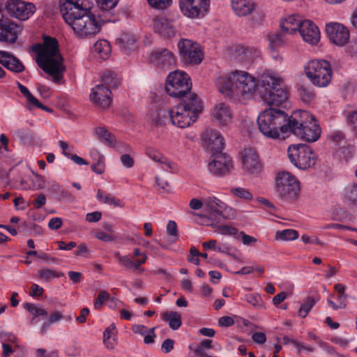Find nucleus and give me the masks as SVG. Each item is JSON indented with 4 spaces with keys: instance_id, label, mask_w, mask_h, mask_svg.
<instances>
[{
    "instance_id": "obj_12",
    "label": "nucleus",
    "mask_w": 357,
    "mask_h": 357,
    "mask_svg": "<svg viewBox=\"0 0 357 357\" xmlns=\"http://www.w3.org/2000/svg\"><path fill=\"white\" fill-rule=\"evenodd\" d=\"M212 159L208 165V170L213 175L222 176L229 173L233 167L231 157L222 151L211 154Z\"/></svg>"
},
{
    "instance_id": "obj_59",
    "label": "nucleus",
    "mask_w": 357,
    "mask_h": 357,
    "mask_svg": "<svg viewBox=\"0 0 357 357\" xmlns=\"http://www.w3.org/2000/svg\"><path fill=\"white\" fill-rule=\"evenodd\" d=\"M120 160L123 166L126 168H131L134 166V159L129 154H123Z\"/></svg>"
},
{
    "instance_id": "obj_3",
    "label": "nucleus",
    "mask_w": 357,
    "mask_h": 357,
    "mask_svg": "<svg viewBox=\"0 0 357 357\" xmlns=\"http://www.w3.org/2000/svg\"><path fill=\"white\" fill-rule=\"evenodd\" d=\"M33 51L37 54L38 65L51 75L55 82H59L62 78L65 67L57 40L50 36H44L43 44L38 43L33 46Z\"/></svg>"
},
{
    "instance_id": "obj_54",
    "label": "nucleus",
    "mask_w": 357,
    "mask_h": 357,
    "mask_svg": "<svg viewBox=\"0 0 357 357\" xmlns=\"http://www.w3.org/2000/svg\"><path fill=\"white\" fill-rule=\"evenodd\" d=\"M328 139L335 144H340L342 142L344 141L345 137L342 132L340 130L332 131L328 137Z\"/></svg>"
},
{
    "instance_id": "obj_14",
    "label": "nucleus",
    "mask_w": 357,
    "mask_h": 357,
    "mask_svg": "<svg viewBox=\"0 0 357 357\" xmlns=\"http://www.w3.org/2000/svg\"><path fill=\"white\" fill-rule=\"evenodd\" d=\"M20 31V27L6 17L0 9V42L8 44L15 43Z\"/></svg>"
},
{
    "instance_id": "obj_10",
    "label": "nucleus",
    "mask_w": 357,
    "mask_h": 357,
    "mask_svg": "<svg viewBox=\"0 0 357 357\" xmlns=\"http://www.w3.org/2000/svg\"><path fill=\"white\" fill-rule=\"evenodd\" d=\"M288 156L294 165L301 169H308L315 164V155L306 144H293L288 149Z\"/></svg>"
},
{
    "instance_id": "obj_58",
    "label": "nucleus",
    "mask_w": 357,
    "mask_h": 357,
    "mask_svg": "<svg viewBox=\"0 0 357 357\" xmlns=\"http://www.w3.org/2000/svg\"><path fill=\"white\" fill-rule=\"evenodd\" d=\"M0 339L3 343H15L17 340L16 336L11 333H7V332H1L0 333Z\"/></svg>"
},
{
    "instance_id": "obj_35",
    "label": "nucleus",
    "mask_w": 357,
    "mask_h": 357,
    "mask_svg": "<svg viewBox=\"0 0 357 357\" xmlns=\"http://www.w3.org/2000/svg\"><path fill=\"white\" fill-rule=\"evenodd\" d=\"M102 84L106 87H116L119 84V80L116 77V75L111 71H106L101 75Z\"/></svg>"
},
{
    "instance_id": "obj_48",
    "label": "nucleus",
    "mask_w": 357,
    "mask_h": 357,
    "mask_svg": "<svg viewBox=\"0 0 357 357\" xmlns=\"http://www.w3.org/2000/svg\"><path fill=\"white\" fill-rule=\"evenodd\" d=\"M246 301L255 307H262L264 305L261 296L257 294H250L245 295Z\"/></svg>"
},
{
    "instance_id": "obj_4",
    "label": "nucleus",
    "mask_w": 357,
    "mask_h": 357,
    "mask_svg": "<svg viewBox=\"0 0 357 357\" xmlns=\"http://www.w3.org/2000/svg\"><path fill=\"white\" fill-rule=\"evenodd\" d=\"M216 85L220 93L227 96H250L257 89H260L259 79L258 84L255 77L247 72L236 70L227 78L220 77Z\"/></svg>"
},
{
    "instance_id": "obj_40",
    "label": "nucleus",
    "mask_w": 357,
    "mask_h": 357,
    "mask_svg": "<svg viewBox=\"0 0 357 357\" xmlns=\"http://www.w3.org/2000/svg\"><path fill=\"white\" fill-rule=\"evenodd\" d=\"M298 238V232L295 229H287L278 231L275 234V238L282 241H293Z\"/></svg>"
},
{
    "instance_id": "obj_47",
    "label": "nucleus",
    "mask_w": 357,
    "mask_h": 357,
    "mask_svg": "<svg viewBox=\"0 0 357 357\" xmlns=\"http://www.w3.org/2000/svg\"><path fill=\"white\" fill-rule=\"evenodd\" d=\"M231 192L238 198H241L246 200L252 199V193L247 189L243 188H233L230 190Z\"/></svg>"
},
{
    "instance_id": "obj_23",
    "label": "nucleus",
    "mask_w": 357,
    "mask_h": 357,
    "mask_svg": "<svg viewBox=\"0 0 357 357\" xmlns=\"http://www.w3.org/2000/svg\"><path fill=\"white\" fill-rule=\"evenodd\" d=\"M199 113H168L172 123L180 128L190 126L199 119Z\"/></svg>"
},
{
    "instance_id": "obj_41",
    "label": "nucleus",
    "mask_w": 357,
    "mask_h": 357,
    "mask_svg": "<svg viewBox=\"0 0 357 357\" xmlns=\"http://www.w3.org/2000/svg\"><path fill=\"white\" fill-rule=\"evenodd\" d=\"M344 199L350 204L357 206V184L347 186L345 188Z\"/></svg>"
},
{
    "instance_id": "obj_44",
    "label": "nucleus",
    "mask_w": 357,
    "mask_h": 357,
    "mask_svg": "<svg viewBox=\"0 0 357 357\" xmlns=\"http://www.w3.org/2000/svg\"><path fill=\"white\" fill-rule=\"evenodd\" d=\"M114 257L116 259L118 263L126 269L132 268L133 270L134 260L129 255L122 256L119 252L114 253Z\"/></svg>"
},
{
    "instance_id": "obj_30",
    "label": "nucleus",
    "mask_w": 357,
    "mask_h": 357,
    "mask_svg": "<svg viewBox=\"0 0 357 357\" xmlns=\"http://www.w3.org/2000/svg\"><path fill=\"white\" fill-rule=\"evenodd\" d=\"M119 1V0H98L102 10L101 15L105 18L113 17L114 15L119 19V14H115L112 11V10L116 6Z\"/></svg>"
},
{
    "instance_id": "obj_13",
    "label": "nucleus",
    "mask_w": 357,
    "mask_h": 357,
    "mask_svg": "<svg viewBox=\"0 0 357 357\" xmlns=\"http://www.w3.org/2000/svg\"><path fill=\"white\" fill-rule=\"evenodd\" d=\"M5 9L10 16L21 20L29 19L36 11V7L32 3L20 0H8Z\"/></svg>"
},
{
    "instance_id": "obj_60",
    "label": "nucleus",
    "mask_w": 357,
    "mask_h": 357,
    "mask_svg": "<svg viewBox=\"0 0 357 357\" xmlns=\"http://www.w3.org/2000/svg\"><path fill=\"white\" fill-rule=\"evenodd\" d=\"M38 258L42 259L49 264H58L60 261L59 259L52 257L51 255L45 252L40 253L38 255Z\"/></svg>"
},
{
    "instance_id": "obj_46",
    "label": "nucleus",
    "mask_w": 357,
    "mask_h": 357,
    "mask_svg": "<svg viewBox=\"0 0 357 357\" xmlns=\"http://www.w3.org/2000/svg\"><path fill=\"white\" fill-rule=\"evenodd\" d=\"M26 98L31 109L33 108H38L46 112H52V109H48L46 106L40 103L31 93L26 97Z\"/></svg>"
},
{
    "instance_id": "obj_53",
    "label": "nucleus",
    "mask_w": 357,
    "mask_h": 357,
    "mask_svg": "<svg viewBox=\"0 0 357 357\" xmlns=\"http://www.w3.org/2000/svg\"><path fill=\"white\" fill-rule=\"evenodd\" d=\"M147 1L152 8L163 10L170 5L172 0H147Z\"/></svg>"
},
{
    "instance_id": "obj_11",
    "label": "nucleus",
    "mask_w": 357,
    "mask_h": 357,
    "mask_svg": "<svg viewBox=\"0 0 357 357\" xmlns=\"http://www.w3.org/2000/svg\"><path fill=\"white\" fill-rule=\"evenodd\" d=\"M179 56L185 64H199L203 59V54L198 43L188 39H181L178 43Z\"/></svg>"
},
{
    "instance_id": "obj_56",
    "label": "nucleus",
    "mask_w": 357,
    "mask_h": 357,
    "mask_svg": "<svg viewBox=\"0 0 357 357\" xmlns=\"http://www.w3.org/2000/svg\"><path fill=\"white\" fill-rule=\"evenodd\" d=\"M300 96L303 102L309 103L314 98V93L309 89L301 87L300 91Z\"/></svg>"
},
{
    "instance_id": "obj_9",
    "label": "nucleus",
    "mask_w": 357,
    "mask_h": 357,
    "mask_svg": "<svg viewBox=\"0 0 357 357\" xmlns=\"http://www.w3.org/2000/svg\"><path fill=\"white\" fill-rule=\"evenodd\" d=\"M307 77L319 87L326 86L331 81L332 70L325 60H312L305 68Z\"/></svg>"
},
{
    "instance_id": "obj_43",
    "label": "nucleus",
    "mask_w": 357,
    "mask_h": 357,
    "mask_svg": "<svg viewBox=\"0 0 357 357\" xmlns=\"http://www.w3.org/2000/svg\"><path fill=\"white\" fill-rule=\"evenodd\" d=\"M315 303V298L312 296H307L299 308L298 316L303 318L305 317Z\"/></svg>"
},
{
    "instance_id": "obj_6",
    "label": "nucleus",
    "mask_w": 357,
    "mask_h": 357,
    "mask_svg": "<svg viewBox=\"0 0 357 357\" xmlns=\"http://www.w3.org/2000/svg\"><path fill=\"white\" fill-rule=\"evenodd\" d=\"M310 117V120L299 122L296 117L291 115L288 135L292 133L307 142L317 141L321 136V128L313 115Z\"/></svg>"
},
{
    "instance_id": "obj_2",
    "label": "nucleus",
    "mask_w": 357,
    "mask_h": 357,
    "mask_svg": "<svg viewBox=\"0 0 357 357\" xmlns=\"http://www.w3.org/2000/svg\"><path fill=\"white\" fill-rule=\"evenodd\" d=\"M259 86L263 101L271 107H276L266 109L263 112H283V109L305 112L304 109L293 107V103L288 98L287 91L280 78L264 73L259 79Z\"/></svg>"
},
{
    "instance_id": "obj_52",
    "label": "nucleus",
    "mask_w": 357,
    "mask_h": 357,
    "mask_svg": "<svg viewBox=\"0 0 357 357\" xmlns=\"http://www.w3.org/2000/svg\"><path fill=\"white\" fill-rule=\"evenodd\" d=\"M109 298V294L105 291H100L98 297L94 301V308L99 310L102 307L103 302Z\"/></svg>"
},
{
    "instance_id": "obj_24",
    "label": "nucleus",
    "mask_w": 357,
    "mask_h": 357,
    "mask_svg": "<svg viewBox=\"0 0 357 357\" xmlns=\"http://www.w3.org/2000/svg\"><path fill=\"white\" fill-rule=\"evenodd\" d=\"M151 56L155 65L162 68H168L175 63V58L173 53L167 49L153 50Z\"/></svg>"
},
{
    "instance_id": "obj_50",
    "label": "nucleus",
    "mask_w": 357,
    "mask_h": 357,
    "mask_svg": "<svg viewBox=\"0 0 357 357\" xmlns=\"http://www.w3.org/2000/svg\"><path fill=\"white\" fill-rule=\"evenodd\" d=\"M146 155L153 161L160 163L165 161V156L152 147L146 149Z\"/></svg>"
},
{
    "instance_id": "obj_36",
    "label": "nucleus",
    "mask_w": 357,
    "mask_h": 357,
    "mask_svg": "<svg viewBox=\"0 0 357 357\" xmlns=\"http://www.w3.org/2000/svg\"><path fill=\"white\" fill-rule=\"evenodd\" d=\"M97 199L98 201L109 205L122 206V202L119 199L110 194H105L101 190H98L97 192Z\"/></svg>"
},
{
    "instance_id": "obj_64",
    "label": "nucleus",
    "mask_w": 357,
    "mask_h": 357,
    "mask_svg": "<svg viewBox=\"0 0 357 357\" xmlns=\"http://www.w3.org/2000/svg\"><path fill=\"white\" fill-rule=\"evenodd\" d=\"M347 121L353 130L357 133V113H349L347 116Z\"/></svg>"
},
{
    "instance_id": "obj_33",
    "label": "nucleus",
    "mask_w": 357,
    "mask_h": 357,
    "mask_svg": "<svg viewBox=\"0 0 357 357\" xmlns=\"http://www.w3.org/2000/svg\"><path fill=\"white\" fill-rule=\"evenodd\" d=\"M93 51L100 57L105 59L111 52V46L107 40H100L93 45Z\"/></svg>"
},
{
    "instance_id": "obj_28",
    "label": "nucleus",
    "mask_w": 357,
    "mask_h": 357,
    "mask_svg": "<svg viewBox=\"0 0 357 357\" xmlns=\"http://www.w3.org/2000/svg\"><path fill=\"white\" fill-rule=\"evenodd\" d=\"M231 6L238 16H245L255 10L252 0H231Z\"/></svg>"
},
{
    "instance_id": "obj_38",
    "label": "nucleus",
    "mask_w": 357,
    "mask_h": 357,
    "mask_svg": "<svg viewBox=\"0 0 357 357\" xmlns=\"http://www.w3.org/2000/svg\"><path fill=\"white\" fill-rule=\"evenodd\" d=\"M116 335V326L114 324L109 326L103 333V342L106 347L109 349H112L114 347V343L112 342L111 338Z\"/></svg>"
},
{
    "instance_id": "obj_32",
    "label": "nucleus",
    "mask_w": 357,
    "mask_h": 357,
    "mask_svg": "<svg viewBox=\"0 0 357 357\" xmlns=\"http://www.w3.org/2000/svg\"><path fill=\"white\" fill-rule=\"evenodd\" d=\"M96 132L99 139L102 142L109 146H114L115 137L104 127H98L96 128Z\"/></svg>"
},
{
    "instance_id": "obj_49",
    "label": "nucleus",
    "mask_w": 357,
    "mask_h": 357,
    "mask_svg": "<svg viewBox=\"0 0 357 357\" xmlns=\"http://www.w3.org/2000/svg\"><path fill=\"white\" fill-rule=\"evenodd\" d=\"M215 231L222 235L233 236L237 234L238 230L231 226L225 225H217L215 226Z\"/></svg>"
},
{
    "instance_id": "obj_5",
    "label": "nucleus",
    "mask_w": 357,
    "mask_h": 357,
    "mask_svg": "<svg viewBox=\"0 0 357 357\" xmlns=\"http://www.w3.org/2000/svg\"><path fill=\"white\" fill-rule=\"evenodd\" d=\"M290 116L287 113H259L257 125L260 132L272 139L288 136Z\"/></svg>"
},
{
    "instance_id": "obj_19",
    "label": "nucleus",
    "mask_w": 357,
    "mask_h": 357,
    "mask_svg": "<svg viewBox=\"0 0 357 357\" xmlns=\"http://www.w3.org/2000/svg\"><path fill=\"white\" fill-rule=\"evenodd\" d=\"M243 169L250 174L261 172V165L256 151L252 148H245L241 153Z\"/></svg>"
},
{
    "instance_id": "obj_26",
    "label": "nucleus",
    "mask_w": 357,
    "mask_h": 357,
    "mask_svg": "<svg viewBox=\"0 0 357 357\" xmlns=\"http://www.w3.org/2000/svg\"><path fill=\"white\" fill-rule=\"evenodd\" d=\"M303 20L296 15H290L281 21L280 28L285 34H294L299 32Z\"/></svg>"
},
{
    "instance_id": "obj_21",
    "label": "nucleus",
    "mask_w": 357,
    "mask_h": 357,
    "mask_svg": "<svg viewBox=\"0 0 357 357\" xmlns=\"http://www.w3.org/2000/svg\"><path fill=\"white\" fill-rule=\"evenodd\" d=\"M299 33L303 40L310 44H316L320 39V32L318 26L309 20H303Z\"/></svg>"
},
{
    "instance_id": "obj_1",
    "label": "nucleus",
    "mask_w": 357,
    "mask_h": 357,
    "mask_svg": "<svg viewBox=\"0 0 357 357\" xmlns=\"http://www.w3.org/2000/svg\"><path fill=\"white\" fill-rule=\"evenodd\" d=\"M90 0H59L60 12L65 22L74 30L77 36L88 38L98 33L102 24L115 22L118 18H105L99 15L98 20L91 12Z\"/></svg>"
},
{
    "instance_id": "obj_45",
    "label": "nucleus",
    "mask_w": 357,
    "mask_h": 357,
    "mask_svg": "<svg viewBox=\"0 0 357 357\" xmlns=\"http://www.w3.org/2000/svg\"><path fill=\"white\" fill-rule=\"evenodd\" d=\"M232 116L231 113H214L213 120L217 122L220 126L229 125L231 121Z\"/></svg>"
},
{
    "instance_id": "obj_39",
    "label": "nucleus",
    "mask_w": 357,
    "mask_h": 357,
    "mask_svg": "<svg viewBox=\"0 0 357 357\" xmlns=\"http://www.w3.org/2000/svg\"><path fill=\"white\" fill-rule=\"evenodd\" d=\"M284 32L275 33L268 37L269 47L271 50L277 51V50L284 44Z\"/></svg>"
},
{
    "instance_id": "obj_31",
    "label": "nucleus",
    "mask_w": 357,
    "mask_h": 357,
    "mask_svg": "<svg viewBox=\"0 0 357 357\" xmlns=\"http://www.w3.org/2000/svg\"><path fill=\"white\" fill-rule=\"evenodd\" d=\"M137 40V38L135 35L124 33L121 38L118 39V43L120 47L128 50H132L136 48L135 43Z\"/></svg>"
},
{
    "instance_id": "obj_37",
    "label": "nucleus",
    "mask_w": 357,
    "mask_h": 357,
    "mask_svg": "<svg viewBox=\"0 0 357 357\" xmlns=\"http://www.w3.org/2000/svg\"><path fill=\"white\" fill-rule=\"evenodd\" d=\"M38 278L44 282H50L54 278H59L63 276V273H58L55 270L50 268H42L38 271Z\"/></svg>"
},
{
    "instance_id": "obj_15",
    "label": "nucleus",
    "mask_w": 357,
    "mask_h": 357,
    "mask_svg": "<svg viewBox=\"0 0 357 357\" xmlns=\"http://www.w3.org/2000/svg\"><path fill=\"white\" fill-rule=\"evenodd\" d=\"M208 0H179L182 13L190 18L204 16L209 6Z\"/></svg>"
},
{
    "instance_id": "obj_42",
    "label": "nucleus",
    "mask_w": 357,
    "mask_h": 357,
    "mask_svg": "<svg viewBox=\"0 0 357 357\" xmlns=\"http://www.w3.org/2000/svg\"><path fill=\"white\" fill-rule=\"evenodd\" d=\"M24 307L35 317L43 316L47 317L48 312L43 307H40L38 305L33 303H24Z\"/></svg>"
},
{
    "instance_id": "obj_25",
    "label": "nucleus",
    "mask_w": 357,
    "mask_h": 357,
    "mask_svg": "<svg viewBox=\"0 0 357 357\" xmlns=\"http://www.w3.org/2000/svg\"><path fill=\"white\" fill-rule=\"evenodd\" d=\"M0 63L8 70L18 73L24 70L22 63L11 53L0 51Z\"/></svg>"
},
{
    "instance_id": "obj_61",
    "label": "nucleus",
    "mask_w": 357,
    "mask_h": 357,
    "mask_svg": "<svg viewBox=\"0 0 357 357\" xmlns=\"http://www.w3.org/2000/svg\"><path fill=\"white\" fill-rule=\"evenodd\" d=\"M174 346V340L172 339H166L163 341L161 345V350L165 353H169L173 349Z\"/></svg>"
},
{
    "instance_id": "obj_29",
    "label": "nucleus",
    "mask_w": 357,
    "mask_h": 357,
    "mask_svg": "<svg viewBox=\"0 0 357 357\" xmlns=\"http://www.w3.org/2000/svg\"><path fill=\"white\" fill-rule=\"evenodd\" d=\"M162 319L169 323V326L174 331L180 328L182 324L181 315L174 311H166L161 314Z\"/></svg>"
},
{
    "instance_id": "obj_20",
    "label": "nucleus",
    "mask_w": 357,
    "mask_h": 357,
    "mask_svg": "<svg viewBox=\"0 0 357 357\" xmlns=\"http://www.w3.org/2000/svg\"><path fill=\"white\" fill-rule=\"evenodd\" d=\"M112 92L103 84H98L92 89L90 94L91 100L100 107L105 109L112 103Z\"/></svg>"
},
{
    "instance_id": "obj_8",
    "label": "nucleus",
    "mask_w": 357,
    "mask_h": 357,
    "mask_svg": "<svg viewBox=\"0 0 357 357\" xmlns=\"http://www.w3.org/2000/svg\"><path fill=\"white\" fill-rule=\"evenodd\" d=\"M191 87L190 77L183 71L175 70L167 77L165 89L171 97L183 99L190 91Z\"/></svg>"
},
{
    "instance_id": "obj_51",
    "label": "nucleus",
    "mask_w": 357,
    "mask_h": 357,
    "mask_svg": "<svg viewBox=\"0 0 357 357\" xmlns=\"http://www.w3.org/2000/svg\"><path fill=\"white\" fill-rule=\"evenodd\" d=\"M167 232L168 235L172 238L174 242L178 239V229L177 225L175 221L169 220L167 225Z\"/></svg>"
},
{
    "instance_id": "obj_7",
    "label": "nucleus",
    "mask_w": 357,
    "mask_h": 357,
    "mask_svg": "<svg viewBox=\"0 0 357 357\" xmlns=\"http://www.w3.org/2000/svg\"><path fill=\"white\" fill-rule=\"evenodd\" d=\"M275 190L279 198L287 202L294 201L300 193V183L288 172L277 174Z\"/></svg>"
},
{
    "instance_id": "obj_34",
    "label": "nucleus",
    "mask_w": 357,
    "mask_h": 357,
    "mask_svg": "<svg viewBox=\"0 0 357 357\" xmlns=\"http://www.w3.org/2000/svg\"><path fill=\"white\" fill-rule=\"evenodd\" d=\"M236 55L241 60L252 59L259 55V52L255 47H238L236 49Z\"/></svg>"
},
{
    "instance_id": "obj_17",
    "label": "nucleus",
    "mask_w": 357,
    "mask_h": 357,
    "mask_svg": "<svg viewBox=\"0 0 357 357\" xmlns=\"http://www.w3.org/2000/svg\"><path fill=\"white\" fill-rule=\"evenodd\" d=\"M326 32L330 41L338 46L344 45L349 39L348 29L339 23L331 22L327 24Z\"/></svg>"
},
{
    "instance_id": "obj_22",
    "label": "nucleus",
    "mask_w": 357,
    "mask_h": 357,
    "mask_svg": "<svg viewBox=\"0 0 357 357\" xmlns=\"http://www.w3.org/2000/svg\"><path fill=\"white\" fill-rule=\"evenodd\" d=\"M203 203L206 208V211L208 212V219L218 223L221 221L222 218H225L222 212L219 209L215 208V206H218L220 208H223L225 207V204L222 201L215 197H208Z\"/></svg>"
},
{
    "instance_id": "obj_55",
    "label": "nucleus",
    "mask_w": 357,
    "mask_h": 357,
    "mask_svg": "<svg viewBox=\"0 0 357 357\" xmlns=\"http://www.w3.org/2000/svg\"><path fill=\"white\" fill-rule=\"evenodd\" d=\"M2 348H3V357H8L12 353L16 352L17 349H21L22 354L20 356H23L24 354V349L21 348L20 346L16 345L14 349H13L7 343H3L2 344Z\"/></svg>"
},
{
    "instance_id": "obj_63",
    "label": "nucleus",
    "mask_w": 357,
    "mask_h": 357,
    "mask_svg": "<svg viewBox=\"0 0 357 357\" xmlns=\"http://www.w3.org/2000/svg\"><path fill=\"white\" fill-rule=\"evenodd\" d=\"M102 218V213L100 211L89 213L86 215V220L89 222H98Z\"/></svg>"
},
{
    "instance_id": "obj_62",
    "label": "nucleus",
    "mask_w": 357,
    "mask_h": 357,
    "mask_svg": "<svg viewBox=\"0 0 357 357\" xmlns=\"http://www.w3.org/2000/svg\"><path fill=\"white\" fill-rule=\"evenodd\" d=\"M63 220L61 218H52L48 222V227L53 230H57L62 226Z\"/></svg>"
},
{
    "instance_id": "obj_18",
    "label": "nucleus",
    "mask_w": 357,
    "mask_h": 357,
    "mask_svg": "<svg viewBox=\"0 0 357 357\" xmlns=\"http://www.w3.org/2000/svg\"><path fill=\"white\" fill-rule=\"evenodd\" d=\"M153 31L165 38H171L175 36L176 31L173 21L165 16H156L152 20Z\"/></svg>"
},
{
    "instance_id": "obj_16",
    "label": "nucleus",
    "mask_w": 357,
    "mask_h": 357,
    "mask_svg": "<svg viewBox=\"0 0 357 357\" xmlns=\"http://www.w3.org/2000/svg\"><path fill=\"white\" fill-rule=\"evenodd\" d=\"M202 139L211 154L222 151L225 147L224 138L216 130L206 128L202 134Z\"/></svg>"
},
{
    "instance_id": "obj_57",
    "label": "nucleus",
    "mask_w": 357,
    "mask_h": 357,
    "mask_svg": "<svg viewBox=\"0 0 357 357\" xmlns=\"http://www.w3.org/2000/svg\"><path fill=\"white\" fill-rule=\"evenodd\" d=\"M339 156L343 158L346 161L353 156L352 148L351 146H343L338 151Z\"/></svg>"
},
{
    "instance_id": "obj_27",
    "label": "nucleus",
    "mask_w": 357,
    "mask_h": 357,
    "mask_svg": "<svg viewBox=\"0 0 357 357\" xmlns=\"http://www.w3.org/2000/svg\"><path fill=\"white\" fill-rule=\"evenodd\" d=\"M179 100L183 102L185 112H202L204 109L201 100L190 91L187 93L185 98Z\"/></svg>"
}]
</instances>
